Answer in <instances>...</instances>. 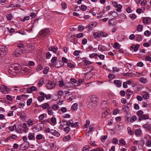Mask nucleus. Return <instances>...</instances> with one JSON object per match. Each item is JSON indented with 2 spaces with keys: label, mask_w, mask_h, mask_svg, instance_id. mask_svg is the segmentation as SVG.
Returning <instances> with one entry per match:
<instances>
[{
  "label": "nucleus",
  "mask_w": 151,
  "mask_h": 151,
  "mask_svg": "<svg viewBox=\"0 0 151 151\" xmlns=\"http://www.w3.org/2000/svg\"><path fill=\"white\" fill-rule=\"evenodd\" d=\"M99 99L95 96L91 97L89 99L88 106L89 108H94L98 104Z\"/></svg>",
  "instance_id": "1"
},
{
  "label": "nucleus",
  "mask_w": 151,
  "mask_h": 151,
  "mask_svg": "<svg viewBox=\"0 0 151 151\" xmlns=\"http://www.w3.org/2000/svg\"><path fill=\"white\" fill-rule=\"evenodd\" d=\"M27 50L25 48H18L13 53V56L14 57H19L22 54L25 53Z\"/></svg>",
  "instance_id": "2"
},
{
  "label": "nucleus",
  "mask_w": 151,
  "mask_h": 151,
  "mask_svg": "<svg viewBox=\"0 0 151 151\" xmlns=\"http://www.w3.org/2000/svg\"><path fill=\"white\" fill-rule=\"evenodd\" d=\"M65 124L66 125L68 126L69 127L71 126L72 127L75 128L77 127L78 126L79 123L78 122H76L74 123L73 122V121L72 120H70L67 121H63Z\"/></svg>",
  "instance_id": "3"
},
{
  "label": "nucleus",
  "mask_w": 151,
  "mask_h": 151,
  "mask_svg": "<svg viewBox=\"0 0 151 151\" xmlns=\"http://www.w3.org/2000/svg\"><path fill=\"white\" fill-rule=\"evenodd\" d=\"M7 49L5 46H0V58L6 55L7 53Z\"/></svg>",
  "instance_id": "4"
},
{
  "label": "nucleus",
  "mask_w": 151,
  "mask_h": 151,
  "mask_svg": "<svg viewBox=\"0 0 151 151\" xmlns=\"http://www.w3.org/2000/svg\"><path fill=\"white\" fill-rule=\"evenodd\" d=\"M77 147L76 145H71L67 147L65 151H77Z\"/></svg>",
  "instance_id": "5"
},
{
  "label": "nucleus",
  "mask_w": 151,
  "mask_h": 151,
  "mask_svg": "<svg viewBox=\"0 0 151 151\" xmlns=\"http://www.w3.org/2000/svg\"><path fill=\"white\" fill-rule=\"evenodd\" d=\"M64 122L63 121L62 124H61L60 126L62 128H63L64 131L67 133H68L70 130V128L69 127L65 124Z\"/></svg>",
  "instance_id": "6"
},
{
  "label": "nucleus",
  "mask_w": 151,
  "mask_h": 151,
  "mask_svg": "<svg viewBox=\"0 0 151 151\" xmlns=\"http://www.w3.org/2000/svg\"><path fill=\"white\" fill-rule=\"evenodd\" d=\"M0 90L4 94H6L9 93V88L6 87L5 86L1 85L0 86Z\"/></svg>",
  "instance_id": "7"
},
{
  "label": "nucleus",
  "mask_w": 151,
  "mask_h": 151,
  "mask_svg": "<svg viewBox=\"0 0 151 151\" xmlns=\"http://www.w3.org/2000/svg\"><path fill=\"white\" fill-rule=\"evenodd\" d=\"M50 30L48 28L44 29L41 32V35L42 37H43L45 36H47L49 35L50 33Z\"/></svg>",
  "instance_id": "8"
},
{
  "label": "nucleus",
  "mask_w": 151,
  "mask_h": 151,
  "mask_svg": "<svg viewBox=\"0 0 151 151\" xmlns=\"http://www.w3.org/2000/svg\"><path fill=\"white\" fill-rule=\"evenodd\" d=\"M29 144L28 142L25 141L20 145L21 149L22 150L26 149L29 147Z\"/></svg>",
  "instance_id": "9"
},
{
  "label": "nucleus",
  "mask_w": 151,
  "mask_h": 151,
  "mask_svg": "<svg viewBox=\"0 0 151 151\" xmlns=\"http://www.w3.org/2000/svg\"><path fill=\"white\" fill-rule=\"evenodd\" d=\"M55 86V84L51 81H48L46 85V87L48 89L53 88Z\"/></svg>",
  "instance_id": "10"
},
{
  "label": "nucleus",
  "mask_w": 151,
  "mask_h": 151,
  "mask_svg": "<svg viewBox=\"0 0 151 151\" xmlns=\"http://www.w3.org/2000/svg\"><path fill=\"white\" fill-rule=\"evenodd\" d=\"M117 23L116 20L114 18H112L109 19L108 22V25L109 26H113Z\"/></svg>",
  "instance_id": "11"
},
{
  "label": "nucleus",
  "mask_w": 151,
  "mask_h": 151,
  "mask_svg": "<svg viewBox=\"0 0 151 151\" xmlns=\"http://www.w3.org/2000/svg\"><path fill=\"white\" fill-rule=\"evenodd\" d=\"M97 24L96 22H93L87 26L86 28L88 29V30H92L93 29V28L95 27Z\"/></svg>",
  "instance_id": "12"
},
{
  "label": "nucleus",
  "mask_w": 151,
  "mask_h": 151,
  "mask_svg": "<svg viewBox=\"0 0 151 151\" xmlns=\"http://www.w3.org/2000/svg\"><path fill=\"white\" fill-rule=\"evenodd\" d=\"M37 90V88L35 86H32L27 88V93H31L33 91H35Z\"/></svg>",
  "instance_id": "13"
},
{
  "label": "nucleus",
  "mask_w": 151,
  "mask_h": 151,
  "mask_svg": "<svg viewBox=\"0 0 151 151\" xmlns=\"http://www.w3.org/2000/svg\"><path fill=\"white\" fill-rule=\"evenodd\" d=\"M11 66L9 67L8 70V72L9 74L12 75H15L16 73H18L17 72H16L15 70Z\"/></svg>",
  "instance_id": "14"
},
{
  "label": "nucleus",
  "mask_w": 151,
  "mask_h": 151,
  "mask_svg": "<svg viewBox=\"0 0 151 151\" xmlns=\"http://www.w3.org/2000/svg\"><path fill=\"white\" fill-rule=\"evenodd\" d=\"M139 47V45L138 44L133 45L131 47L130 49L131 50H133L134 52H136L138 50Z\"/></svg>",
  "instance_id": "15"
},
{
  "label": "nucleus",
  "mask_w": 151,
  "mask_h": 151,
  "mask_svg": "<svg viewBox=\"0 0 151 151\" xmlns=\"http://www.w3.org/2000/svg\"><path fill=\"white\" fill-rule=\"evenodd\" d=\"M58 49V47L55 46H50L48 48V50L49 51H52L55 53H56Z\"/></svg>",
  "instance_id": "16"
},
{
  "label": "nucleus",
  "mask_w": 151,
  "mask_h": 151,
  "mask_svg": "<svg viewBox=\"0 0 151 151\" xmlns=\"http://www.w3.org/2000/svg\"><path fill=\"white\" fill-rule=\"evenodd\" d=\"M122 109L123 111L127 113L129 112L130 110L129 107L126 105H123L122 106Z\"/></svg>",
  "instance_id": "17"
},
{
  "label": "nucleus",
  "mask_w": 151,
  "mask_h": 151,
  "mask_svg": "<svg viewBox=\"0 0 151 151\" xmlns=\"http://www.w3.org/2000/svg\"><path fill=\"white\" fill-rule=\"evenodd\" d=\"M98 49L101 51H103L107 50V48L105 46L100 45H99Z\"/></svg>",
  "instance_id": "18"
},
{
  "label": "nucleus",
  "mask_w": 151,
  "mask_h": 151,
  "mask_svg": "<svg viewBox=\"0 0 151 151\" xmlns=\"http://www.w3.org/2000/svg\"><path fill=\"white\" fill-rule=\"evenodd\" d=\"M114 83L116 85V86L119 87L122 86V83L119 80H116L114 81Z\"/></svg>",
  "instance_id": "19"
},
{
  "label": "nucleus",
  "mask_w": 151,
  "mask_h": 151,
  "mask_svg": "<svg viewBox=\"0 0 151 151\" xmlns=\"http://www.w3.org/2000/svg\"><path fill=\"white\" fill-rule=\"evenodd\" d=\"M63 65V64L61 61H57L56 63L55 64V66L56 67L58 68L60 67Z\"/></svg>",
  "instance_id": "20"
},
{
  "label": "nucleus",
  "mask_w": 151,
  "mask_h": 151,
  "mask_svg": "<svg viewBox=\"0 0 151 151\" xmlns=\"http://www.w3.org/2000/svg\"><path fill=\"white\" fill-rule=\"evenodd\" d=\"M27 123L29 126H32L34 124V120L33 119H29L27 121Z\"/></svg>",
  "instance_id": "21"
},
{
  "label": "nucleus",
  "mask_w": 151,
  "mask_h": 151,
  "mask_svg": "<svg viewBox=\"0 0 151 151\" xmlns=\"http://www.w3.org/2000/svg\"><path fill=\"white\" fill-rule=\"evenodd\" d=\"M43 124L42 123L37 124L36 126V128L39 130H41L43 128Z\"/></svg>",
  "instance_id": "22"
},
{
  "label": "nucleus",
  "mask_w": 151,
  "mask_h": 151,
  "mask_svg": "<svg viewBox=\"0 0 151 151\" xmlns=\"http://www.w3.org/2000/svg\"><path fill=\"white\" fill-rule=\"evenodd\" d=\"M149 118L148 116L146 114H144L141 116L139 118V121H141L142 119H147Z\"/></svg>",
  "instance_id": "23"
},
{
  "label": "nucleus",
  "mask_w": 151,
  "mask_h": 151,
  "mask_svg": "<svg viewBox=\"0 0 151 151\" xmlns=\"http://www.w3.org/2000/svg\"><path fill=\"white\" fill-rule=\"evenodd\" d=\"M78 109V104L75 103L73 104L71 107V109L72 111H75Z\"/></svg>",
  "instance_id": "24"
},
{
  "label": "nucleus",
  "mask_w": 151,
  "mask_h": 151,
  "mask_svg": "<svg viewBox=\"0 0 151 151\" xmlns=\"http://www.w3.org/2000/svg\"><path fill=\"white\" fill-rule=\"evenodd\" d=\"M139 81L140 82L143 84L146 83L147 82V79L144 77L140 78Z\"/></svg>",
  "instance_id": "25"
},
{
  "label": "nucleus",
  "mask_w": 151,
  "mask_h": 151,
  "mask_svg": "<svg viewBox=\"0 0 151 151\" xmlns=\"http://www.w3.org/2000/svg\"><path fill=\"white\" fill-rule=\"evenodd\" d=\"M142 127L148 131L151 130V127L150 125L148 124H144L143 125Z\"/></svg>",
  "instance_id": "26"
},
{
  "label": "nucleus",
  "mask_w": 151,
  "mask_h": 151,
  "mask_svg": "<svg viewBox=\"0 0 151 151\" xmlns=\"http://www.w3.org/2000/svg\"><path fill=\"white\" fill-rule=\"evenodd\" d=\"M28 137L30 140H33L35 138V134L34 133H29L28 134Z\"/></svg>",
  "instance_id": "27"
},
{
  "label": "nucleus",
  "mask_w": 151,
  "mask_h": 151,
  "mask_svg": "<svg viewBox=\"0 0 151 151\" xmlns=\"http://www.w3.org/2000/svg\"><path fill=\"white\" fill-rule=\"evenodd\" d=\"M99 37H106L108 36V34L105 32H102L99 33Z\"/></svg>",
  "instance_id": "28"
},
{
  "label": "nucleus",
  "mask_w": 151,
  "mask_h": 151,
  "mask_svg": "<svg viewBox=\"0 0 151 151\" xmlns=\"http://www.w3.org/2000/svg\"><path fill=\"white\" fill-rule=\"evenodd\" d=\"M70 135L65 136L63 138V141L65 142L68 141L70 139Z\"/></svg>",
  "instance_id": "29"
},
{
  "label": "nucleus",
  "mask_w": 151,
  "mask_h": 151,
  "mask_svg": "<svg viewBox=\"0 0 151 151\" xmlns=\"http://www.w3.org/2000/svg\"><path fill=\"white\" fill-rule=\"evenodd\" d=\"M17 126L15 124H14L13 126H10L9 127L8 129L11 131H13L15 129H16Z\"/></svg>",
  "instance_id": "30"
},
{
  "label": "nucleus",
  "mask_w": 151,
  "mask_h": 151,
  "mask_svg": "<svg viewBox=\"0 0 151 151\" xmlns=\"http://www.w3.org/2000/svg\"><path fill=\"white\" fill-rule=\"evenodd\" d=\"M44 78H42L40 79L39 81L38 82V86L39 87H41L42 86L44 82Z\"/></svg>",
  "instance_id": "31"
},
{
  "label": "nucleus",
  "mask_w": 151,
  "mask_h": 151,
  "mask_svg": "<svg viewBox=\"0 0 151 151\" xmlns=\"http://www.w3.org/2000/svg\"><path fill=\"white\" fill-rule=\"evenodd\" d=\"M49 106V105L47 103H45L40 106L41 107L44 109L47 108Z\"/></svg>",
  "instance_id": "32"
},
{
  "label": "nucleus",
  "mask_w": 151,
  "mask_h": 151,
  "mask_svg": "<svg viewBox=\"0 0 151 151\" xmlns=\"http://www.w3.org/2000/svg\"><path fill=\"white\" fill-rule=\"evenodd\" d=\"M136 40L140 42L142 40V38L140 35H136Z\"/></svg>",
  "instance_id": "33"
},
{
  "label": "nucleus",
  "mask_w": 151,
  "mask_h": 151,
  "mask_svg": "<svg viewBox=\"0 0 151 151\" xmlns=\"http://www.w3.org/2000/svg\"><path fill=\"white\" fill-rule=\"evenodd\" d=\"M120 46L118 43L116 42L114 43V47L116 49H118L120 48Z\"/></svg>",
  "instance_id": "34"
},
{
  "label": "nucleus",
  "mask_w": 151,
  "mask_h": 151,
  "mask_svg": "<svg viewBox=\"0 0 151 151\" xmlns=\"http://www.w3.org/2000/svg\"><path fill=\"white\" fill-rule=\"evenodd\" d=\"M142 132V130L140 129H138L136 131L135 134L136 135L138 136L141 134Z\"/></svg>",
  "instance_id": "35"
},
{
  "label": "nucleus",
  "mask_w": 151,
  "mask_h": 151,
  "mask_svg": "<svg viewBox=\"0 0 151 151\" xmlns=\"http://www.w3.org/2000/svg\"><path fill=\"white\" fill-rule=\"evenodd\" d=\"M109 110H107L106 111H105L103 114H102V117L104 118L106 116L108 115V113L109 112Z\"/></svg>",
  "instance_id": "36"
},
{
  "label": "nucleus",
  "mask_w": 151,
  "mask_h": 151,
  "mask_svg": "<svg viewBox=\"0 0 151 151\" xmlns=\"http://www.w3.org/2000/svg\"><path fill=\"white\" fill-rule=\"evenodd\" d=\"M11 67H12V68H13L14 69L16 72H17V73H19V68L17 66H15V65H13L11 66Z\"/></svg>",
  "instance_id": "37"
},
{
  "label": "nucleus",
  "mask_w": 151,
  "mask_h": 151,
  "mask_svg": "<svg viewBox=\"0 0 151 151\" xmlns=\"http://www.w3.org/2000/svg\"><path fill=\"white\" fill-rule=\"evenodd\" d=\"M133 93L130 90L128 89L126 92L127 96H130L132 95Z\"/></svg>",
  "instance_id": "38"
},
{
  "label": "nucleus",
  "mask_w": 151,
  "mask_h": 151,
  "mask_svg": "<svg viewBox=\"0 0 151 151\" xmlns=\"http://www.w3.org/2000/svg\"><path fill=\"white\" fill-rule=\"evenodd\" d=\"M128 133L129 134L132 135L134 134V132L131 130V128L130 127H128L127 128Z\"/></svg>",
  "instance_id": "39"
},
{
  "label": "nucleus",
  "mask_w": 151,
  "mask_h": 151,
  "mask_svg": "<svg viewBox=\"0 0 151 151\" xmlns=\"http://www.w3.org/2000/svg\"><path fill=\"white\" fill-rule=\"evenodd\" d=\"M6 17L8 20H10L12 18V15L11 14H9L6 15Z\"/></svg>",
  "instance_id": "40"
},
{
  "label": "nucleus",
  "mask_w": 151,
  "mask_h": 151,
  "mask_svg": "<svg viewBox=\"0 0 151 151\" xmlns=\"http://www.w3.org/2000/svg\"><path fill=\"white\" fill-rule=\"evenodd\" d=\"M72 83L70 82H68L64 84V86L68 88L70 87L72 85H71Z\"/></svg>",
  "instance_id": "41"
},
{
  "label": "nucleus",
  "mask_w": 151,
  "mask_h": 151,
  "mask_svg": "<svg viewBox=\"0 0 151 151\" xmlns=\"http://www.w3.org/2000/svg\"><path fill=\"white\" fill-rule=\"evenodd\" d=\"M89 130L88 132V133H90L92 132L93 129V125H91L89 127Z\"/></svg>",
  "instance_id": "42"
},
{
  "label": "nucleus",
  "mask_w": 151,
  "mask_h": 151,
  "mask_svg": "<svg viewBox=\"0 0 151 151\" xmlns=\"http://www.w3.org/2000/svg\"><path fill=\"white\" fill-rule=\"evenodd\" d=\"M143 22L145 24H148V20L147 18L144 17L143 19Z\"/></svg>",
  "instance_id": "43"
},
{
  "label": "nucleus",
  "mask_w": 151,
  "mask_h": 151,
  "mask_svg": "<svg viewBox=\"0 0 151 151\" xmlns=\"http://www.w3.org/2000/svg\"><path fill=\"white\" fill-rule=\"evenodd\" d=\"M47 111L48 112V114L50 115H52L53 114V112L52 110L50 108H49V109H47Z\"/></svg>",
  "instance_id": "44"
},
{
  "label": "nucleus",
  "mask_w": 151,
  "mask_h": 151,
  "mask_svg": "<svg viewBox=\"0 0 151 151\" xmlns=\"http://www.w3.org/2000/svg\"><path fill=\"white\" fill-rule=\"evenodd\" d=\"M20 117L22 119H24L25 118H27L26 114L25 113L21 114Z\"/></svg>",
  "instance_id": "45"
},
{
  "label": "nucleus",
  "mask_w": 151,
  "mask_h": 151,
  "mask_svg": "<svg viewBox=\"0 0 151 151\" xmlns=\"http://www.w3.org/2000/svg\"><path fill=\"white\" fill-rule=\"evenodd\" d=\"M51 56V54L49 52H47L46 53V58L49 59Z\"/></svg>",
  "instance_id": "46"
},
{
  "label": "nucleus",
  "mask_w": 151,
  "mask_h": 151,
  "mask_svg": "<svg viewBox=\"0 0 151 151\" xmlns=\"http://www.w3.org/2000/svg\"><path fill=\"white\" fill-rule=\"evenodd\" d=\"M49 68L48 67H46L43 70V73L44 74H46L49 71Z\"/></svg>",
  "instance_id": "47"
},
{
  "label": "nucleus",
  "mask_w": 151,
  "mask_h": 151,
  "mask_svg": "<svg viewBox=\"0 0 151 151\" xmlns=\"http://www.w3.org/2000/svg\"><path fill=\"white\" fill-rule=\"evenodd\" d=\"M57 58L56 57H53L51 60V62L53 63H55L57 60Z\"/></svg>",
  "instance_id": "48"
},
{
  "label": "nucleus",
  "mask_w": 151,
  "mask_h": 151,
  "mask_svg": "<svg viewBox=\"0 0 151 151\" xmlns=\"http://www.w3.org/2000/svg\"><path fill=\"white\" fill-rule=\"evenodd\" d=\"M116 8H117V9L116 10L117 11L120 12L121 9L122 8V6L121 4H118L117 6H116Z\"/></svg>",
  "instance_id": "49"
},
{
  "label": "nucleus",
  "mask_w": 151,
  "mask_h": 151,
  "mask_svg": "<svg viewBox=\"0 0 151 151\" xmlns=\"http://www.w3.org/2000/svg\"><path fill=\"white\" fill-rule=\"evenodd\" d=\"M42 137V136L41 134H38L36 135V138L37 140H40L41 139Z\"/></svg>",
  "instance_id": "50"
},
{
  "label": "nucleus",
  "mask_w": 151,
  "mask_h": 151,
  "mask_svg": "<svg viewBox=\"0 0 151 151\" xmlns=\"http://www.w3.org/2000/svg\"><path fill=\"white\" fill-rule=\"evenodd\" d=\"M52 108L53 110H56L58 109V106L57 104H53L52 105Z\"/></svg>",
  "instance_id": "51"
},
{
  "label": "nucleus",
  "mask_w": 151,
  "mask_h": 151,
  "mask_svg": "<svg viewBox=\"0 0 151 151\" xmlns=\"http://www.w3.org/2000/svg\"><path fill=\"white\" fill-rule=\"evenodd\" d=\"M112 143L115 144H117L118 143V140L116 138H114L113 139Z\"/></svg>",
  "instance_id": "52"
},
{
  "label": "nucleus",
  "mask_w": 151,
  "mask_h": 151,
  "mask_svg": "<svg viewBox=\"0 0 151 151\" xmlns=\"http://www.w3.org/2000/svg\"><path fill=\"white\" fill-rule=\"evenodd\" d=\"M91 62L88 60H85L84 62V65H88L91 64Z\"/></svg>",
  "instance_id": "53"
},
{
  "label": "nucleus",
  "mask_w": 151,
  "mask_h": 151,
  "mask_svg": "<svg viewBox=\"0 0 151 151\" xmlns=\"http://www.w3.org/2000/svg\"><path fill=\"white\" fill-rule=\"evenodd\" d=\"M136 119V116H133L130 119V122H133Z\"/></svg>",
  "instance_id": "54"
},
{
  "label": "nucleus",
  "mask_w": 151,
  "mask_h": 151,
  "mask_svg": "<svg viewBox=\"0 0 151 151\" xmlns=\"http://www.w3.org/2000/svg\"><path fill=\"white\" fill-rule=\"evenodd\" d=\"M142 30V26L141 25H139L137 27V30L138 31L141 32Z\"/></svg>",
  "instance_id": "55"
},
{
  "label": "nucleus",
  "mask_w": 151,
  "mask_h": 151,
  "mask_svg": "<svg viewBox=\"0 0 151 151\" xmlns=\"http://www.w3.org/2000/svg\"><path fill=\"white\" fill-rule=\"evenodd\" d=\"M81 8L82 11H85L86 9L87 6L84 5H82L81 6Z\"/></svg>",
  "instance_id": "56"
},
{
  "label": "nucleus",
  "mask_w": 151,
  "mask_h": 151,
  "mask_svg": "<svg viewBox=\"0 0 151 151\" xmlns=\"http://www.w3.org/2000/svg\"><path fill=\"white\" fill-rule=\"evenodd\" d=\"M32 101V99H29L27 102V106H29L31 104Z\"/></svg>",
  "instance_id": "57"
},
{
  "label": "nucleus",
  "mask_w": 151,
  "mask_h": 151,
  "mask_svg": "<svg viewBox=\"0 0 151 151\" xmlns=\"http://www.w3.org/2000/svg\"><path fill=\"white\" fill-rule=\"evenodd\" d=\"M78 30L80 31H82L84 29V27L83 26L79 25L78 27Z\"/></svg>",
  "instance_id": "58"
},
{
  "label": "nucleus",
  "mask_w": 151,
  "mask_h": 151,
  "mask_svg": "<svg viewBox=\"0 0 151 151\" xmlns=\"http://www.w3.org/2000/svg\"><path fill=\"white\" fill-rule=\"evenodd\" d=\"M142 97L144 99H148L149 98V94L147 93L146 94L143 95L142 96Z\"/></svg>",
  "instance_id": "59"
},
{
  "label": "nucleus",
  "mask_w": 151,
  "mask_h": 151,
  "mask_svg": "<svg viewBox=\"0 0 151 151\" xmlns=\"http://www.w3.org/2000/svg\"><path fill=\"white\" fill-rule=\"evenodd\" d=\"M93 36L95 37H99V33L97 32H94L93 33Z\"/></svg>",
  "instance_id": "60"
},
{
  "label": "nucleus",
  "mask_w": 151,
  "mask_h": 151,
  "mask_svg": "<svg viewBox=\"0 0 151 151\" xmlns=\"http://www.w3.org/2000/svg\"><path fill=\"white\" fill-rule=\"evenodd\" d=\"M43 69V67L41 65H39L37 68V70L38 71H40Z\"/></svg>",
  "instance_id": "61"
},
{
  "label": "nucleus",
  "mask_w": 151,
  "mask_h": 151,
  "mask_svg": "<svg viewBox=\"0 0 151 151\" xmlns=\"http://www.w3.org/2000/svg\"><path fill=\"white\" fill-rule=\"evenodd\" d=\"M150 32L148 30H146L144 32V35L146 36H148L150 35Z\"/></svg>",
  "instance_id": "62"
},
{
  "label": "nucleus",
  "mask_w": 151,
  "mask_h": 151,
  "mask_svg": "<svg viewBox=\"0 0 151 151\" xmlns=\"http://www.w3.org/2000/svg\"><path fill=\"white\" fill-rule=\"evenodd\" d=\"M81 52L80 50H76L73 52V55L75 56H78Z\"/></svg>",
  "instance_id": "63"
},
{
  "label": "nucleus",
  "mask_w": 151,
  "mask_h": 151,
  "mask_svg": "<svg viewBox=\"0 0 151 151\" xmlns=\"http://www.w3.org/2000/svg\"><path fill=\"white\" fill-rule=\"evenodd\" d=\"M89 147V146L87 145H86L83 148V149L82 150V151H87Z\"/></svg>",
  "instance_id": "64"
}]
</instances>
